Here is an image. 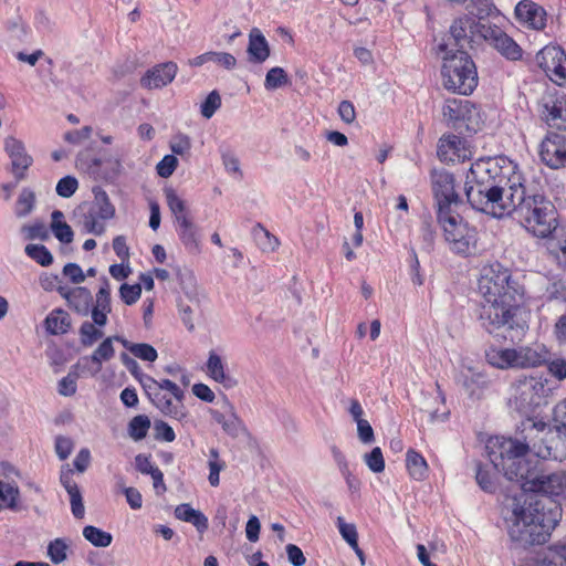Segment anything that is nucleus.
I'll use <instances>...</instances> for the list:
<instances>
[{"label": "nucleus", "mask_w": 566, "mask_h": 566, "mask_svg": "<svg viewBox=\"0 0 566 566\" xmlns=\"http://www.w3.org/2000/svg\"><path fill=\"white\" fill-rule=\"evenodd\" d=\"M488 455L495 470L520 484L524 493L514 497L511 526L513 541L528 545L546 543L563 516L562 501H566V472L544 474L537 462L523 459L524 446L511 440H490Z\"/></svg>", "instance_id": "nucleus-1"}, {"label": "nucleus", "mask_w": 566, "mask_h": 566, "mask_svg": "<svg viewBox=\"0 0 566 566\" xmlns=\"http://www.w3.org/2000/svg\"><path fill=\"white\" fill-rule=\"evenodd\" d=\"M482 295L480 321L490 334L500 329L524 333L530 310L525 285L500 262L483 266L479 280Z\"/></svg>", "instance_id": "nucleus-2"}, {"label": "nucleus", "mask_w": 566, "mask_h": 566, "mask_svg": "<svg viewBox=\"0 0 566 566\" xmlns=\"http://www.w3.org/2000/svg\"><path fill=\"white\" fill-rule=\"evenodd\" d=\"M520 429L524 442L499 437L494 440H511L516 444L524 446L523 459L528 451L543 460L563 461L566 459V430H563L557 423L551 428L542 420L526 418L521 422Z\"/></svg>", "instance_id": "nucleus-3"}, {"label": "nucleus", "mask_w": 566, "mask_h": 566, "mask_svg": "<svg viewBox=\"0 0 566 566\" xmlns=\"http://www.w3.org/2000/svg\"><path fill=\"white\" fill-rule=\"evenodd\" d=\"M467 190L485 191L491 187L503 185L521 186L525 178L516 163L506 156L486 157L475 160L468 175Z\"/></svg>", "instance_id": "nucleus-4"}, {"label": "nucleus", "mask_w": 566, "mask_h": 566, "mask_svg": "<svg viewBox=\"0 0 566 566\" xmlns=\"http://www.w3.org/2000/svg\"><path fill=\"white\" fill-rule=\"evenodd\" d=\"M514 218L532 235L549 238L558 227V212L554 203L542 195L520 196Z\"/></svg>", "instance_id": "nucleus-5"}, {"label": "nucleus", "mask_w": 566, "mask_h": 566, "mask_svg": "<svg viewBox=\"0 0 566 566\" xmlns=\"http://www.w3.org/2000/svg\"><path fill=\"white\" fill-rule=\"evenodd\" d=\"M439 51L446 53L441 67L444 88L461 95H470L479 82L472 57L464 50H448V44H440Z\"/></svg>", "instance_id": "nucleus-6"}, {"label": "nucleus", "mask_w": 566, "mask_h": 566, "mask_svg": "<svg viewBox=\"0 0 566 566\" xmlns=\"http://www.w3.org/2000/svg\"><path fill=\"white\" fill-rule=\"evenodd\" d=\"M524 193V182L521 186L503 185L491 187L488 190H467V198L470 205L478 211L493 218H504L515 214L520 196Z\"/></svg>", "instance_id": "nucleus-7"}, {"label": "nucleus", "mask_w": 566, "mask_h": 566, "mask_svg": "<svg viewBox=\"0 0 566 566\" xmlns=\"http://www.w3.org/2000/svg\"><path fill=\"white\" fill-rule=\"evenodd\" d=\"M437 220L450 251L461 256L475 254L479 242V232L475 227L469 224L455 211L439 216Z\"/></svg>", "instance_id": "nucleus-8"}, {"label": "nucleus", "mask_w": 566, "mask_h": 566, "mask_svg": "<svg viewBox=\"0 0 566 566\" xmlns=\"http://www.w3.org/2000/svg\"><path fill=\"white\" fill-rule=\"evenodd\" d=\"M145 390L151 402L164 415L176 420H182L187 417V411L182 403L184 391L174 381L149 378L148 384L145 385Z\"/></svg>", "instance_id": "nucleus-9"}, {"label": "nucleus", "mask_w": 566, "mask_h": 566, "mask_svg": "<svg viewBox=\"0 0 566 566\" xmlns=\"http://www.w3.org/2000/svg\"><path fill=\"white\" fill-rule=\"evenodd\" d=\"M547 380L541 377H524L513 386L510 406L520 413H528L541 406L547 392Z\"/></svg>", "instance_id": "nucleus-10"}, {"label": "nucleus", "mask_w": 566, "mask_h": 566, "mask_svg": "<svg viewBox=\"0 0 566 566\" xmlns=\"http://www.w3.org/2000/svg\"><path fill=\"white\" fill-rule=\"evenodd\" d=\"M82 223L87 233L101 235L105 231V221L115 216V207L103 189L94 190L93 201L82 208Z\"/></svg>", "instance_id": "nucleus-11"}, {"label": "nucleus", "mask_w": 566, "mask_h": 566, "mask_svg": "<svg viewBox=\"0 0 566 566\" xmlns=\"http://www.w3.org/2000/svg\"><path fill=\"white\" fill-rule=\"evenodd\" d=\"M536 63L554 84L566 86V52L562 46L545 45L537 52Z\"/></svg>", "instance_id": "nucleus-12"}, {"label": "nucleus", "mask_w": 566, "mask_h": 566, "mask_svg": "<svg viewBox=\"0 0 566 566\" xmlns=\"http://www.w3.org/2000/svg\"><path fill=\"white\" fill-rule=\"evenodd\" d=\"M432 192L437 202V217L453 212L452 205L460 202L454 189V177L448 171H434L431 176Z\"/></svg>", "instance_id": "nucleus-13"}, {"label": "nucleus", "mask_w": 566, "mask_h": 566, "mask_svg": "<svg viewBox=\"0 0 566 566\" xmlns=\"http://www.w3.org/2000/svg\"><path fill=\"white\" fill-rule=\"evenodd\" d=\"M538 155L541 160L552 169H559L566 166V137L549 132L543 138Z\"/></svg>", "instance_id": "nucleus-14"}, {"label": "nucleus", "mask_w": 566, "mask_h": 566, "mask_svg": "<svg viewBox=\"0 0 566 566\" xmlns=\"http://www.w3.org/2000/svg\"><path fill=\"white\" fill-rule=\"evenodd\" d=\"M485 28H488V25L482 24L475 18L463 15L453 21L450 27V32L454 40V45L459 46L458 50H464L467 44L471 46V43L478 38H483Z\"/></svg>", "instance_id": "nucleus-15"}, {"label": "nucleus", "mask_w": 566, "mask_h": 566, "mask_svg": "<svg viewBox=\"0 0 566 566\" xmlns=\"http://www.w3.org/2000/svg\"><path fill=\"white\" fill-rule=\"evenodd\" d=\"M438 156L446 163H463L471 159L472 151L468 142L454 134L442 135L438 143Z\"/></svg>", "instance_id": "nucleus-16"}, {"label": "nucleus", "mask_w": 566, "mask_h": 566, "mask_svg": "<svg viewBox=\"0 0 566 566\" xmlns=\"http://www.w3.org/2000/svg\"><path fill=\"white\" fill-rule=\"evenodd\" d=\"M483 39L506 60L518 61L523 56L522 48L513 38L496 25H488V28L484 29Z\"/></svg>", "instance_id": "nucleus-17"}, {"label": "nucleus", "mask_w": 566, "mask_h": 566, "mask_svg": "<svg viewBox=\"0 0 566 566\" xmlns=\"http://www.w3.org/2000/svg\"><path fill=\"white\" fill-rule=\"evenodd\" d=\"M4 150L11 160V172L15 180H23L33 164V158L27 153L23 142L9 136L4 139Z\"/></svg>", "instance_id": "nucleus-18"}, {"label": "nucleus", "mask_w": 566, "mask_h": 566, "mask_svg": "<svg viewBox=\"0 0 566 566\" xmlns=\"http://www.w3.org/2000/svg\"><path fill=\"white\" fill-rule=\"evenodd\" d=\"M515 19L524 28L542 31L547 23L545 9L532 0H521L514 9Z\"/></svg>", "instance_id": "nucleus-19"}, {"label": "nucleus", "mask_w": 566, "mask_h": 566, "mask_svg": "<svg viewBox=\"0 0 566 566\" xmlns=\"http://www.w3.org/2000/svg\"><path fill=\"white\" fill-rule=\"evenodd\" d=\"M178 72L175 62H165L149 69L140 78V84L147 90H157L170 84Z\"/></svg>", "instance_id": "nucleus-20"}, {"label": "nucleus", "mask_w": 566, "mask_h": 566, "mask_svg": "<svg viewBox=\"0 0 566 566\" xmlns=\"http://www.w3.org/2000/svg\"><path fill=\"white\" fill-rule=\"evenodd\" d=\"M541 116L549 127L566 130V95L562 94L546 101Z\"/></svg>", "instance_id": "nucleus-21"}, {"label": "nucleus", "mask_w": 566, "mask_h": 566, "mask_svg": "<svg viewBox=\"0 0 566 566\" xmlns=\"http://www.w3.org/2000/svg\"><path fill=\"white\" fill-rule=\"evenodd\" d=\"M111 311V286L107 279H104L95 295V303L91 306L92 323L98 327H104L107 324V315Z\"/></svg>", "instance_id": "nucleus-22"}, {"label": "nucleus", "mask_w": 566, "mask_h": 566, "mask_svg": "<svg viewBox=\"0 0 566 566\" xmlns=\"http://www.w3.org/2000/svg\"><path fill=\"white\" fill-rule=\"evenodd\" d=\"M516 368H534L547 363L549 350L543 344L516 348Z\"/></svg>", "instance_id": "nucleus-23"}, {"label": "nucleus", "mask_w": 566, "mask_h": 566, "mask_svg": "<svg viewBox=\"0 0 566 566\" xmlns=\"http://www.w3.org/2000/svg\"><path fill=\"white\" fill-rule=\"evenodd\" d=\"M61 295L66 300L67 306L81 316H87L93 305L91 291L84 286H76L66 291L61 290Z\"/></svg>", "instance_id": "nucleus-24"}, {"label": "nucleus", "mask_w": 566, "mask_h": 566, "mask_svg": "<svg viewBox=\"0 0 566 566\" xmlns=\"http://www.w3.org/2000/svg\"><path fill=\"white\" fill-rule=\"evenodd\" d=\"M60 482L70 495L72 514L76 518L84 516L83 497L77 483L73 479V470L66 465L61 470Z\"/></svg>", "instance_id": "nucleus-25"}, {"label": "nucleus", "mask_w": 566, "mask_h": 566, "mask_svg": "<svg viewBox=\"0 0 566 566\" xmlns=\"http://www.w3.org/2000/svg\"><path fill=\"white\" fill-rule=\"evenodd\" d=\"M473 105L470 101L460 98H448L443 105V117L453 125L465 122L472 112Z\"/></svg>", "instance_id": "nucleus-26"}, {"label": "nucleus", "mask_w": 566, "mask_h": 566, "mask_svg": "<svg viewBox=\"0 0 566 566\" xmlns=\"http://www.w3.org/2000/svg\"><path fill=\"white\" fill-rule=\"evenodd\" d=\"M268 40L260 29L253 28L249 33L248 54L251 62L263 63L270 56Z\"/></svg>", "instance_id": "nucleus-27"}, {"label": "nucleus", "mask_w": 566, "mask_h": 566, "mask_svg": "<svg viewBox=\"0 0 566 566\" xmlns=\"http://www.w3.org/2000/svg\"><path fill=\"white\" fill-rule=\"evenodd\" d=\"M516 348L491 346L485 350L486 361L499 369L516 368Z\"/></svg>", "instance_id": "nucleus-28"}, {"label": "nucleus", "mask_w": 566, "mask_h": 566, "mask_svg": "<svg viewBox=\"0 0 566 566\" xmlns=\"http://www.w3.org/2000/svg\"><path fill=\"white\" fill-rule=\"evenodd\" d=\"M176 229H177L178 237H179L181 243L184 244V247L186 248V250L189 253H193V254L199 253L201 250L199 233H198L196 226L191 221V219L182 218V221L177 222Z\"/></svg>", "instance_id": "nucleus-29"}, {"label": "nucleus", "mask_w": 566, "mask_h": 566, "mask_svg": "<svg viewBox=\"0 0 566 566\" xmlns=\"http://www.w3.org/2000/svg\"><path fill=\"white\" fill-rule=\"evenodd\" d=\"M406 469L410 479L415 481H424L429 475L427 460L420 452L413 449H409L406 453Z\"/></svg>", "instance_id": "nucleus-30"}, {"label": "nucleus", "mask_w": 566, "mask_h": 566, "mask_svg": "<svg viewBox=\"0 0 566 566\" xmlns=\"http://www.w3.org/2000/svg\"><path fill=\"white\" fill-rule=\"evenodd\" d=\"M120 339L125 338L118 335L104 338L93 354L87 358L95 365L96 373L102 370L103 363L111 360L115 356L113 342L116 340L120 343Z\"/></svg>", "instance_id": "nucleus-31"}, {"label": "nucleus", "mask_w": 566, "mask_h": 566, "mask_svg": "<svg viewBox=\"0 0 566 566\" xmlns=\"http://www.w3.org/2000/svg\"><path fill=\"white\" fill-rule=\"evenodd\" d=\"M176 518L191 523L198 532H205L208 528V518L203 513L195 510L190 504L184 503L175 509Z\"/></svg>", "instance_id": "nucleus-32"}, {"label": "nucleus", "mask_w": 566, "mask_h": 566, "mask_svg": "<svg viewBox=\"0 0 566 566\" xmlns=\"http://www.w3.org/2000/svg\"><path fill=\"white\" fill-rule=\"evenodd\" d=\"M44 325L46 332L51 335L65 334L71 327V318L67 312L56 308L46 316Z\"/></svg>", "instance_id": "nucleus-33"}, {"label": "nucleus", "mask_w": 566, "mask_h": 566, "mask_svg": "<svg viewBox=\"0 0 566 566\" xmlns=\"http://www.w3.org/2000/svg\"><path fill=\"white\" fill-rule=\"evenodd\" d=\"M164 195L166 198V203L175 217L176 223L182 221L184 219H189V211L187 209L186 201L177 193V191L167 187L164 189Z\"/></svg>", "instance_id": "nucleus-34"}, {"label": "nucleus", "mask_w": 566, "mask_h": 566, "mask_svg": "<svg viewBox=\"0 0 566 566\" xmlns=\"http://www.w3.org/2000/svg\"><path fill=\"white\" fill-rule=\"evenodd\" d=\"M64 214L60 210H54L52 212V223L51 228L55 235V238L62 243H71L73 241V230L72 228L63 221Z\"/></svg>", "instance_id": "nucleus-35"}, {"label": "nucleus", "mask_w": 566, "mask_h": 566, "mask_svg": "<svg viewBox=\"0 0 566 566\" xmlns=\"http://www.w3.org/2000/svg\"><path fill=\"white\" fill-rule=\"evenodd\" d=\"M120 344L135 357L153 363L157 359V350L149 344L146 343H130L127 339H120Z\"/></svg>", "instance_id": "nucleus-36"}, {"label": "nucleus", "mask_w": 566, "mask_h": 566, "mask_svg": "<svg viewBox=\"0 0 566 566\" xmlns=\"http://www.w3.org/2000/svg\"><path fill=\"white\" fill-rule=\"evenodd\" d=\"M252 233L262 251L274 252L279 249L281 243L279 238L270 233L261 223L254 226Z\"/></svg>", "instance_id": "nucleus-37"}, {"label": "nucleus", "mask_w": 566, "mask_h": 566, "mask_svg": "<svg viewBox=\"0 0 566 566\" xmlns=\"http://www.w3.org/2000/svg\"><path fill=\"white\" fill-rule=\"evenodd\" d=\"M475 480L481 490L486 493H495L497 490V478L486 465L476 464Z\"/></svg>", "instance_id": "nucleus-38"}, {"label": "nucleus", "mask_w": 566, "mask_h": 566, "mask_svg": "<svg viewBox=\"0 0 566 566\" xmlns=\"http://www.w3.org/2000/svg\"><path fill=\"white\" fill-rule=\"evenodd\" d=\"M541 566H566V542L548 546Z\"/></svg>", "instance_id": "nucleus-39"}, {"label": "nucleus", "mask_w": 566, "mask_h": 566, "mask_svg": "<svg viewBox=\"0 0 566 566\" xmlns=\"http://www.w3.org/2000/svg\"><path fill=\"white\" fill-rule=\"evenodd\" d=\"M151 422L146 415H138L128 422V434L135 441H140L147 437Z\"/></svg>", "instance_id": "nucleus-40"}, {"label": "nucleus", "mask_w": 566, "mask_h": 566, "mask_svg": "<svg viewBox=\"0 0 566 566\" xmlns=\"http://www.w3.org/2000/svg\"><path fill=\"white\" fill-rule=\"evenodd\" d=\"M209 483L211 486H218L220 484V472L226 469V462L220 458L219 451L216 448L209 450Z\"/></svg>", "instance_id": "nucleus-41"}, {"label": "nucleus", "mask_w": 566, "mask_h": 566, "mask_svg": "<svg viewBox=\"0 0 566 566\" xmlns=\"http://www.w3.org/2000/svg\"><path fill=\"white\" fill-rule=\"evenodd\" d=\"M83 536L96 547H107L111 545L113 536L96 526L87 525L83 530Z\"/></svg>", "instance_id": "nucleus-42"}, {"label": "nucleus", "mask_w": 566, "mask_h": 566, "mask_svg": "<svg viewBox=\"0 0 566 566\" xmlns=\"http://www.w3.org/2000/svg\"><path fill=\"white\" fill-rule=\"evenodd\" d=\"M78 334L80 342L84 347H91L93 344H95L98 339H101L104 336V333L101 329V327L94 325L88 321L82 323L78 329Z\"/></svg>", "instance_id": "nucleus-43"}, {"label": "nucleus", "mask_w": 566, "mask_h": 566, "mask_svg": "<svg viewBox=\"0 0 566 566\" xmlns=\"http://www.w3.org/2000/svg\"><path fill=\"white\" fill-rule=\"evenodd\" d=\"M289 75L283 67L274 66L265 75L264 87L274 91L289 84Z\"/></svg>", "instance_id": "nucleus-44"}, {"label": "nucleus", "mask_w": 566, "mask_h": 566, "mask_svg": "<svg viewBox=\"0 0 566 566\" xmlns=\"http://www.w3.org/2000/svg\"><path fill=\"white\" fill-rule=\"evenodd\" d=\"M34 205H35L34 192L29 188L22 189V191L19 195V198L15 202V209H14L15 216L18 218L27 217L33 210Z\"/></svg>", "instance_id": "nucleus-45"}, {"label": "nucleus", "mask_w": 566, "mask_h": 566, "mask_svg": "<svg viewBox=\"0 0 566 566\" xmlns=\"http://www.w3.org/2000/svg\"><path fill=\"white\" fill-rule=\"evenodd\" d=\"M70 547L64 538H55L48 545V556L53 564H61L67 558Z\"/></svg>", "instance_id": "nucleus-46"}, {"label": "nucleus", "mask_w": 566, "mask_h": 566, "mask_svg": "<svg viewBox=\"0 0 566 566\" xmlns=\"http://www.w3.org/2000/svg\"><path fill=\"white\" fill-rule=\"evenodd\" d=\"M207 373L213 380L218 382H224L227 379L222 359L214 352H210L209 354L207 361Z\"/></svg>", "instance_id": "nucleus-47"}, {"label": "nucleus", "mask_w": 566, "mask_h": 566, "mask_svg": "<svg viewBox=\"0 0 566 566\" xmlns=\"http://www.w3.org/2000/svg\"><path fill=\"white\" fill-rule=\"evenodd\" d=\"M25 253L42 266H49L53 262L51 252L42 244H28L25 247Z\"/></svg>", "instance_id": "nucleus-48"}, {"label": "nucleus", "mask_w": 566, "mask_h": 566, "mask_svg": "<svg viewBox=\"0 0 566 566\" xmlns=\"http://www.w3.org/2000/svg\"><path fill=\"white\" fill-rule=\"evenodd\" d=\"M213 419L222 427L224 432L230 436H235L241 426V420L234 412L224 415L217 411L213 413Z\"/></svg>", "instance_id": "nucleus-49"}, {"label": "nucleus", "mask_w": 566, "mask_h": 566, "mask_svg": "<svg viewBox=\"0 0 566 566\" xmlns=\"http://www.w3.org/2000/svg\"><path fill=\"white\" fill-rule=\"evenodd\" d=\"M337 528L344 538V541L352 547L356 548L358 543V533L356 525L353 523H346L342 516L337 517Z\"/></svg>", "instance_id": "nucleus-50"}, {"label": "nucleus", "mask_w": 566, "mask_h": 566, "mask_svg": "<svg viewBox=\"0 0 566 566\" xmlns=\"http://www.w3.org/2000/svg\"><path fill=\"white\" fill-rule=\"evenodd\" d=\"M548 301L566 302V282L562 279L552 280L545 289Z\"/></svg>", "instance_id": "nucleus-51"}, {"label": "nucleus", "mask_w": 566, "mask_h": 566, "mask_svg": "<svg viewBox=\"0 0 566 566\" xmlns=\"http://www.w3.org/2000/svg\"><path fill=\"white\" fill-rule=\"evenodd\" d=\"M20 492L17 485L0 481V500L6 502L9 507H17Z\"/></svg>", "instance_id": "nucleus-52"}, {"label": "nucleus", "mask_w": 566, "mask_h": 566, "mask_svg": "<svg viewBox=\"0 0 566 566\" xmlns=\"http://www.w3.org/2000/svg\"><path fill=\"white\" fill-rule=\"evenodd\" d=\"M365 463L374 473H380L385 470V460L379 447H375L369 453L365 454Z\"/></svg>", "instance_id": "nucleus-53"}, {"label": "nucleus", "mask_w": 566, "mask_h": 566, "mask_svg": "<svg viewBox=\"0 0 566 566\" xmlns=\"http://www.w3.org/2000/svg\"><path fill=\"white\" fill-rule=\"evenodd\" d=\"M221 106V97L217 91H212L201 104V115L209 119Z\"/></svg>", "instance_id": "nucleus-54"}, {"label": "nucleus", "mask_w": 566, "mask_h": 566, "mask_svg": "<svg viewBox=\"0 0 566 566\" xmlns=\"http://www.w3.org/2000/svg\"><path fill=\"white\" fill-rule=\"evenodd\" d=\"M78 188V181L73 176H65L57 181L56 193L62 198H70Z\"/></svg>", "instance_id": "nucleus-55"}, {"label": "nucleus", "mask_w": 566, "mask_h": 566, "mask_svg": "<svg viewBox=\"0 0 566 566\" xmlns=\"http://www.w3.org/2000/svg\"><path fill=\"white\" fill-rule=\"evenodd\" d=\"M142 294V285L140 284H126L124 283L119 289V296L122 301L126 305H133L135 304Z\"/></svg>", "instance_id": "nucleus-56"}, {"label": "nucleus", "mask_w": 566, "mask_h": 566, "mask_svg": "<svg viewBox=\"0 0 566 566\" xmlns=\"http://www.w3.org/2000/svg\"><path fill=\"white\" fill-rule=\"evenodd\" d=\"M178 166V159L175 155H166L164 158L157 164L156 170L158 176L161 178L170 177Z\"/></svg>", "instance_id": "nucleus-57"}, {"label": "nucleus", "mask_w": 566, "mask_h": 566, "mask_svg": "<svg viewBox=\"0 0 566 566\" xmlns=\"http://www.w3.org/2000/svg\"><path fill=\"white\" fill-rule=\"evenodd\" d=\"M21 231L24 234L25 239H28V240H34V239L45 240L48 238L46 227L42 222H34L33 224H25L22 227Z\"/></svg>", "instance_id": "nucleus-58"}, {"label": "nucleus", "mask_w": 566, "mask_h": 566, "mask_svg": "<svg viewBox=\"0 0 566 566\" xmlns=\"http://www.w3.org/2000/svg\"><path fill=\"white\" fill-rule=\"evenodd\" d=\"M436 229L432 224V221L424 220L420 228V237L423 242V249L427 251H431L433 249V243L436 239Z\"/></svg>", "instance_id": "nucleus-59"}, {"label": "nucleus", "mask_w": 566, "mask_h": 566, "mask_svg": "<svg viewBox=\"0 0 566 566\" xmlns=\"http://www.w3.org/2000/svg\"><path fill=\"white\" fill-rule=\"evenodd\" d=\"M155 439L165 442H172L176 439L174 429L165 421L157 420L154 426Z\"/></svg>", "instance_id": "nucleus-60"}, {"label": "nucleus", "mask_w": 566, "mask_h": 566, "mask_svg": "<svg viewBox=\"0 0 566 566\" xmlns=\"http://www.w3.org/2000/svg\"><path fill=\"white\" fill-rule=\"evenodd\" d=\"M170 149L174 154L184 156L189 154L191 149L190 138L186 135H177L170 142Z\"/></svg>", "instance_id": "nucleus-61"}, {"label": "nucleus", "mask_w": 566, "mask_h": 566, "mask_svg": "<svg viewBox=\"0 0 566 566\" xmlns=\"http://www.w3.org/2000/svg\"><path fill=\"white\" fill-rule=\"evenodd\" d=\"M135 465L138 472L149 475L154 474L155 470L159 469L153 463L150 454H137L135 457Z\"/></svg>", "instance_id": "nucleus-62"}, {"label": "nucleus", "mask_w": 566, "mask_h": 566, "mask_svg": "<svg viewBox=\"0 0 566 566\" xmlns=\"http://www.w3.org/2000/svg\"><path fill=\"white\" fill-rule=\"evenodd\" d=\"M74 444L71 438L59 436L55 439V452L61 460H65L73 451Z\"/></svg>", "instance_id": "nucleus-63"}, {"label": "nucleus", "mask_w": 566, "mask_h": 566, "mask_svg": "<svg viewBox=\"0 0 566 566\" xmlns=\"http://www.w3.org/2000/svg\"><path fill=\"white\" fill-rule=\"evenodd\" d=\"M551 253L554 254L557 263L566 270V235L552 245Z\"/></svg>", "instance_id": "nucleus-64"}]
</instances>
